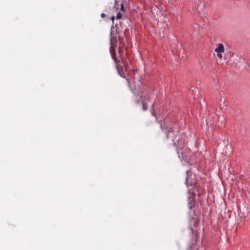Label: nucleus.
Masks as SVG:
<instances>
[{"mask_svg":"<svg viewBox=\"0 0 250 250\" xmlns=\"http://www.w3.org/2000/svg\"><path fill=\"white\" fill-rule=\"evenodd\" d=\"M121 10L122 11H124V5L123 4H121Z\"/></svg>","mask_w":250,"mask_h":250,"instance_id":"nucleus-11","label":"nucleus"},{"mask_svg":"<svg viewBox=\"0 0 250 250\" xmlns=\"http://www.w3.org/2000/svg\"><path fill=\"white\" fill-rule=\"evenodd\" d=\"M115 19V17L114 16H113L112 17H111V20L113 22H114V20Z\"/></svg>","mask_w":250,"mask_h":250,"instance_id":"nucleus-12","label":"nucleus"},{"mask_svg":"<svg viewBox=\"0 0 250 250\" xmlns=\"http://www.w3.org/2000/svg\"><path fill=\"white\" fill-rule=\"evenodd\" d=\"M217 56L220 59H222L223 58L222 53H217Z\"/></svg>","mask_w":250,"mask_h":250,"instance_id":"nucleus-8","label":"nucleus"},{"mask_svg":"<svg viewBox=\"0 0 250 250\" xmlns=\"http://www.w3.org/2000/svg\"><path fill=\"white\" fill-rule=\"evenodd\" d=\"M142 94L141 95L140 97L142 99V103L143 104V108L144 110H146L147 108L146 102L148 100V96L145 93V91L142 92Z\"/></svg>","mask_w":250,"mask_h":250,"instance_id":"nucleus-4","label":"nucleus"},{"mask_svg":"<svg viewBox=\"0 0 250 250\" xmlns=\"http://www.w3.org/2000/svg\"><path fill=\"white\" fill-rule=\"evenodd\" d=\"M113 31L111 30V33H110V34H111L110 52H111V54L112 55V57L114 59V60L116 63V68L118 70L119 74L121 76H122L123 77H125V76L124 75V73L123 72V70L122 66L121 65H120V64H118V60L116 58V57H115V53L114 51V47L116 45V43L117 42V37H115V36H113Z\"/></svg>","mask_w":250,"mask_h":250,"instance_id":"nucleus-2","label":"nucleus"},{"mask_svg":"<svg viewBox=\"0 0 250 250\" xmlns=\"http://www.w3.org/2000/svg\"><path fill=\"white\" fill-rule=\"evenodd\" d=\"M126 80L127 81V83L129 87L132 89V90H138V92H139V90L140 89V84H142V83L140 81H138V87L136 85V82L134 81V78H127L126 79Z\"/></svg>","mask_w":250,"mask_h":250,"instance_id":"nucleus-3","label":"nucleus"},{"mask_svg":"<svg viewBox=\"0 0 250 250\" xmlns=\"http://www.w3.org/2000/svg\"><path fill=\"white\" fill-rule=\"evenodd\" d=\"M175 145L178 147L177 153L178 157L182 161L186 162L188 161L189 155L190 153L189 149L184 146L185 141L184 139H179L176 140V142L174 140H173Z\"/></svg>","mask_w":250,"mask_h":250,"instance_id":"nucleus-1","label":"nucleus"},{"mask_svg":"<svg viewBox=\"0 0 250 250\" xmlns=\"http://www.w3.org/2000/svg\"><path fill=\"white\" fill-rule=\"evenodd\" d=\"M219 107L222 110L226 109L227 104L226 98L224 97H221L219 101Z\"/></svg>","mask_w":250,"mask_h":250,"instance_id":"nucleus-5","label":"nucleus"},{"mask_svg":"<svg viewBox=\"0 0 250 250\" xmlns=\"http://www.w3.org/2000/svg\"><path fill=\"white\" fill-rule=\"evenodd\" d=\"M214 51L216 53H224L225 51L224 45L222 43H219Z\"/></svg>","mask_w":250,"mask_h":250,"instance_id":"nucleus-6","label":"nucleus"},{"mask_svg":"<svg viewBox=\"0 0 250 250\" xmlns=\"http://www.w3.org/2000/svg\"><path fill=\"white\" fill-rule=\"evenodd\" d=\"M203 7V5H200V6H198V7H197V10L200 12V10H201L202 9V7Z\"/></svg>","mask_w":250,"mask_h":250,"instance_id":"nucleus-9","label":"nucleus"},{"mask_svg":"<svg viewBox=\"0 0 250 250\" xmlns=\"http://www.w3.org/2000/svg\"><path fill=\"white\" fill-rule=\"evenodd\" d=\"M170 131H168V135L170 134Z\"/></svg>","mask_w":250,"mask_h":250,"instance_id":"nucleus-13","label":"nucleus"},{"mask_svg":"<svg viewBox=\"0 0 250 250\" xmlns=\"http://www.w3.org/2000/svg\"><path fill=\"white\" fill-rule=\"evenodd\" d=\"M122 18V14L120 13H118L117 16V19H120Z\"/></svg>","mask_w":250,"mask_h":250,"instance_id":"nucleus-7","label":"nucleus"},{"mask_svg":"<svg viewBox=\"0 0 250 250\" xmlns=\"http://www.w3.org/2000/svg\"><path fill=\"white\" fill-rule=\"evenodd\" d=\"M105 16H106V15H105V14H104V13H102V14H101V17H102V18H104L105 17Z\"/></svg>","mask_w":250,"mask_h":250,"instance_id":"nucleus-10","label":"nucleus"}]
</instances>
